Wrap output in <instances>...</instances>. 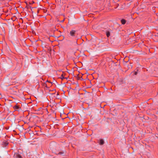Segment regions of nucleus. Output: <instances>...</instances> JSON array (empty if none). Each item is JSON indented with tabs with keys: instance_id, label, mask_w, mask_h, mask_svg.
<instances>
[{
	"instance_id": "nucleus-4",
	"label": "nucleus",
	"mask_w": 158,
	"mask_h": 158,
	"mask_svg": "<svg viewBox=\"0 0 158 158\" xmlns=\"http://www.w3.org/2000/svg\"><path fill=\"white\" fill-rule=\"evenodd\" d=\"M13 108L15 110H16L19 109V107L18 105H15L13 107Z\"/></svg>"
},
{
	"instance_id": "nucleus-8",
	"label": "nucleus",
	"mask_w": 158,
	"mask_h": 158,
	"mask_svg": "<svg viewBox=\"0 0 158 158\" xmlns=\"http://www.w3.org/2000/svg\"><path fill=\"white\" fill-rule=\"evenodd\" d=\"M106 35L107 37H109L110 35V32L109 31L106 32Z\"/></svg>"
},
{
	"instance_id": "nucleus-3",
	"label": "nucleus",
	"mask_w": 158,
	"mask_h": 158,
	"mask_svg": "<svg viewBox=\"0 0 158 158\" xmlns=\"http://www.w3.org/2000/svg\"><path fill=\"white\" fill-rule=\"evenodd\" d=\"M75 32V31L73 30L70 31V34L71 36H74Z\"/></svg>"
},
{
	"instance_id": "nucleus-9",
	"label": "nucleus",
	"mask_w": 158,
	"mask_h": 158,
	"mask_svg": "<svg viewBox=\"0 0 158 158\" xmlns=\"http://www.w3.org/2000/svg\"><path fill=\"white\" fill-rule=\"evenodd\" d=\"M56 154H63V153L62 152H59L58 153H56Z\"/></svg>"
},
{
	"instance_id": "nucleus-5",
	"label": "nucleus",
	"mask_w": 158,
	"mask_h": 158,
	"mask_svg": "<svg viewBox=\"0 0 158 158\" xmlns=\"http://www.w3.org/2000/svg\"><path fill=\"white\" fill-rule=\"evenodd\" d=\"M121 22L123 24H124L126 23V21L125 19H123L121 20Z\"/></svg>"
},
{
	"instance_id": "nucleus-10",
	"label": "nucleus",
	"mask_w": 158,
	"mask_h": 158,
	"mask_svg": "<svg viewBox=\"0 0 158 158\" xmlns=\"http://www.w3.org/2000/svg\"><path fill=\"white\" fill-rule=\"evenodd\" d=\"M137 73V72H135V73H134V74L135 75H136Z\"/></svg>"
},
{
	"instance_id": "nucleus-2",
	"label": "nucleus",
	"mask_w": 158,
	"mask_h": 158,
	"mask_svg": "<svg viewBox=\"0 0 158 158\" xmlns=\"http://www.w3.org/2000/svg\"><path fill=\"white\" fill-rule=\"evenodd\" d=\"M2 144L3 147H6L8 144V142L7 141H4L3 142Z\"/></svg>"
},
{
	"instance_id": "nucleus-7",
	"label": "nucleus",
	"mask_w": 158,
	"mask_h": 158,
	"mask_svg": "<svg viewBox=\"0 0 158 158\" xmlns=\"http://www.w3.org/2000/svg\"><path fill=\"white\" fill-rule=\"evenodd\" d=\"M60 78L62 80H63V79L65 78V77H64V76L63 74H62L60 76Z\"/></svg>"
},
{
	"instance_id": "nucleus-1",
	"label": "nucleus",
	"mask_w": 158,
	"mask_h": 158,
	"mask_svg": "<svg viewBox=\"0 0 158 158\" xmlns=\"http://www.w3.org/2000/svg\"><path fill=\"white\" fill-rule=\"evenodd\" d=\"M15 158H23V156L19 153H16L14 155Z\"/></svg>"
},
{
	"instance_id": "nucleus-6",
	"label": "nucleus",
	"mask_w": 158,
	"mask_h": 158,
	"mask_svg": "<svg viewBox=\"0 0 158 158\" xmlns=\"http://www.w3.org/2000/svg\"><path fill=\"white\" fill-rule=\"evenodd\" d=\"M104 141L103 140L101 139L100 141V144L101 145H102L104 144Z\"/></svg>"
}]
</instances>
